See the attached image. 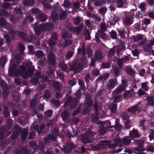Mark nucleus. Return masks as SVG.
<instances>
[{"instance_id":"18","label":"nucleus","mask_w":154,"mask_h":154,"mask_svg":"<svg viewBox=\"0 0 154 154\" xmlns=\"http://www.w3.org/2000/svg\"><path fill=\"white\" fill-rule=\"evenodd\" d=\"M111 128V126L107 125L106 127L104 126L101 127L99 129V134L101 135H104L106 132V129Z\"/></svg>"},{"instance_id":"40","label":"nucleus","mask_w":154,"mask_h":154,"mask_svg":"<svg viewBox=\"0 0 154 154\" xmlns=\"http://www.w3.org/2000/svg\"><path fill=\"white\" fill-rule=\"evenodd\" d=\"M142 38L143 37L141 35L138 34L135 36H134L133 38V40L135 42H138L139 40H141Z\"/></svg>"},{"instance_id":"37","label":"nucleus","mask_w":154,"mask_h":154,"mask_svg":"<svg viewBox=\"0 0 154 154\" xmlns=\"http://www.w3.org/2000/svg\"><path fill=\"white\" fill-rule=\"evenodd\" d=\"M143 49L145 51L149 53L151 52L152 49V48L148 44H147L144 46Z\"/></svg>"},{"instance_id":"15","label":"nucleus","mask_w":154,"mask_h":154,"mask_svg":"<svg viewBox=\"0 0 154 154\" xmlns=\"http://www.w3.org/2000/svg\"><path fill=\"white\" fill-rule=\"evenodd\" d=\"M61 35L62 38L64 40L66 39L67 38H72V34L69 33L67 31H62L61 32Z\"/></svg>"},{"instance_id":"9","label":"nucleus","mask_w":154,"mask_h":154,"mask_svg":"<svg viewBox=\"0 0 154 154\" xmlns=\"http://www.w3.org/2000/svg\"><path fill=\"white\" fill-rule=\"evenodd\" d=\"M126 89V87L121 85L115 89L113 91V93L115 95H117L120 94Z\"/></svg>"},{"instance_id":"61","label":"nucleus","mask_w":154,"mask_h":154,"mask_svg":"<svg viewBox=\"0 0 154 154\" xmlns=\"http://www.w3.org/2000/svg\"><path fill=\"white\" fill-rule=\"evenodd\" d=\"M19 50L21 54L24 53V50L25 49V46L24 45L21 43H20L19 45Z\"/></svg>"},{"instance_id":"53","label":"nucleus","mask_w":154,"mask_h":154,"mask_svg":"<svg viewBox=\"0 0 154 154\" xmlns=\"http://www.w3.org/2000/svg\"><path fill=\"white\" fill-rule=\"evenodd\" d=\"M4 38L8 44L9 45L10 44L11 40L10 36L8 34H5L4 35Z\"/></svg>"},{"instance_id":"32","label":"nucleus","mask_w":154,"mask_h":154,"mask_svg":"<svg viewBox=\"0 0 154 154\" xmlns=\"http://www.w3.org/2000/svg\"><path fill=\"white\" fill-rule=\"evenodd\" d=\"M109 77V74L108 73L105 74L103 75H100L97 78L98 80H106Z\"/></svg>"},{"instance_id":"43","label":"nucleus","mask_w":154,"mask_h":154,"mask_svg":"<svg viewBox=\"0 0 154 154\" xmlns=\"http://www.w3.org/2000/svg\"><path fill=\"white\" fill-rule=\"evenodd\" d=\"M3 114L5 117H8L10 116V113L8 112V108L7 106H4Z\"/></svg>"},{"instance_id":"7","label":"nucleus","mask_w":154,"mask_h":154,"mask_svg":"<svg viewBox=\"0 0 154 154\" xmlns=\"http://www.w3.org/2000/svg\"><path fill=\"white\" fill-rule=\"evenodd\" d=\"M117 84L118 82L116 79H112L109 80L107 86L109 89H112Z\"/></svg>"},{"instance_id":"62","label":"nucleus","mask_w":154,"mask_h":154,"mask_svg":"<svg viewBox=\"0 0 154 154\" xmlns=\"http://www.w3.org/2000/svg\"><path fill=\"white\" fill-rule=\"evenodd\" d=\"M43 97L46 99H49L51 97V94L50 92L48 91H45L43 94Z\"/></svg>"},{"instance_id":"35","label":"nucleus","mask_w":154,"mask_h":154,"mask_svg":"<svg viewBox=\"0 0 154 154\" xmlns=\"http://www.w3.org/2000/svg\"><path fill=\"white\" fill-rule=\"evenodd\" d=\"M132 94L129 91H125L123 94V98L125 99L127 97L130 98L132 96Z\"/></svg>"},{"instance_id":"13","label":"nucleus","mask_w":154,"mask_h":154,"mask_svg":"<svg viewBox=\"0 0 154 154\" xmlns=\"http://www.w3.org/2000/svg\"><path fill=\"white\" fill-rule=\"evenodd\" d=\"M59 66L62 71L67 73H69V69L68 67L66 64L64 63V61L60 62Z\"/></svg>"},{"instance_id":"25","label":"nucleus","mask_w":154,"mask_h":154,"mask_svg":"<svg viewBox=\"0 0 154 154\" xmlns=\"http://www.w3.org/2000/svg\"><path fill=\"white\" fill-rule=\"evenodd\" d=\"M36 39L35 36L32 35L28 37L26 39V41L29 42L34 43L36 42Z\"/></svg>"},{"instance_id":"57","label":"nucleus","mask_w":154,"mask_h":154,"mask_svg":"<svg viewBox=\"0 0 154 154\" xmlns=\"http://www.w3.org/2000/svg\"><path fill=\"white\" fill-rule=\"evenodd\" d=\"M78 83L79 85L80 86L82 89L84 91H85L86 89V88L84 82L82 80L80 79L79 80Z\"/></svg>"},{"instance_id":"17","label":"nucleus","mask_w":154,"mask_h":154,"mask_svg":"<svg viewBox=\"0 0 154 154\" xmlns=\"http://www.w3.org/2000/svg\"><path fill=\"white\" fill-rule=\"evenodd\" d=\"M129 135L130 137L133 139L140 137L138 134V131L134 129H133L132 131L130 132Z\"/></svg>"},{"instance_id":"20","label":"nucleus","mask_w":154,"mask_h":154,"mask_svg":"<svg viewBox=\"0 0 154 154\" xmlns=\"http://www.w3.org/2000/svg\"><path fill=\"white\" fill-rule=\"evenodd\" d=\"M138 109L137 105H134L131 107L128 108L127 110V112L130 114H133L135 113Z\"/></svg>"},{"instance_id":"51","label":"nucleus","mask_w":154,"mask_h":154,"mask_svg":"<svg viewBox=\"0 0 154 154\" xmlns=\"http://www.w3.org/2000/svg\"><path fill=\"white\" fill-rule=\"evenodd\" d=\"M118 31L119 33V35L121 36L122 38H125V30L123 29H118Z\"/></svg>"},{"instance_id":"47","label":"nucleus","mask_w":154,"mask_h":154,"mask_svg":"<svg viewBox=\"0 0 154 154\" xmlns=\"http://www.w3.org/2000/svg\"><path fill=\"white\" fill-rule=\"evenodd\" d=\"M125 43L122 42L121 43L120 45H119V47L117 48V52L118 53L119 51H120L122 50H124L125 49Z\"/></svg>"},{"instance_id":"39","label":"nucleus","mask_w":154,"mask_h":154,"mask_svg":"<svg viewBox=\"0 0 154 154\" xmlns=\"http://www.w3.org/2000/svg\"><path fill=\"white\" fill-rule=\"evenodd\" d=\"M94 4L95 6H101L105 2L104 0H93Z\"/></svg>"},{"instance_id":"58","label":"nucleus","mask_w":154,"mask_h":154,"mask_svg":"<svg viewBox=\"0 0 154 154\" xmlns=\"http://www.w3.org/2000/svg\"><path fill=\"white\" fill-rule=\"evenodd\" d=\"M14 13L16 14L19 15V16H21L22 12L20 8L17 7L14 8Z\"/></svg>"},{"instance_id":"59","label":"nucleus","mask_w":154,"mask_h":154,"mask_svg":"<svg viewBox=\"0 0 154 154\" xmlns=\"http://www.w3.org/2000/svg\"><path fill=\"white\" fill-rule=\"evenodd\" d=\"M114 128L117 131H120L122 129V126L119 123L117 122L116 121L115 122V125L114 127Z\"/></svg>"},{"instance_id":"6","label":"nucleus","mask_w":154,"mask_h":154,"mask_svg":"<svg viewBox=\"0 0 154 154\" xmlns=\"http://www.w3.org/2000/svg\"><path fill=\"white\" fill-rule=\"evenodd\" d=\"M135 143L137 145L138 147L135 148L134 150L138 152H143L145 150V148L143 147V142L142 140H135Z\"/></svg>"},{"instance_id":"26","label":"nucleus","mask_w":154,"mask_h":154,"mask_svg":"<svg viewBox=\"0 0 154 154\" xmlns=\"http://www.w3.org/2000/svg\"><path fill=\"white\" fill-rule=\"evenodd\" d=\"M81 140L84 143H90V140L88 136L86 135H83L82 136Z\"/></svg>"},{"instance_id":"34","label":"nucleus","mask_w":154,"mask_h":154,"mask_svg":"<svg viewBox=\"0 0 154 154\" xmlns=\"http://www.w3.org/2000/svg\"><path fill=\"white\" fill-rule=\"evenodd\" d=\"M61 117L63 120L66 121L69 117V114L66 111L63 112L61 114Z\"/></svg>"},{"instance_id":"27","label":"nucleus","mask_w":154,"mask_h":154,"mask_svg":"<svg viewBox=\"0 0 154 154\" xmlns=\"http://www.w3.org/2000/svg\"><path fill=\"white\" fill-rule=\"evenodd\" d=\"M38 102L37 100L35 99H32L30 102V106L31 109L35 108Z\"/></svg>"},{"instance_id":"29","label":"nucleus","mask_w":154,"mask_h":154,"mask_svg":"<svg viewBox=\"0 0 154 154\" xmlns=\"http://www.w3.org/2000/svg\"><path fill=\"white\" fill-rule=\"evenodd\" d=\"M38 18L42 22H45L47 19V17L45 14L41 13L38 15Z\"/></svg>"},{"instance_id":"8","label":"nucleus","mask_w":154,"mask_h":154,"mask_svg":"<svg viewBox=\"0 0 154 154\" xmlns=\"http://www.w3.org/2000/svg\"><path fill=\"white\" fill-rule=\"evenodd\" d=\"M85 105L89 107H91L93 106V101L92 100L91 96L87 95L86 97Z\"/></svg>"},{"instance_id":"46","label":"nucleus","mask_w":154,"mask_h":154,"mask_svg":"<svg viewBox=\"0 0 154 154\" xmlns=\"http://www.w3.org/2000/svg\"><path fill=\"white\" fill-rule=\"evenodd\" d=\"M125 0H117L116 1V5L118 8L122 7L124 4Z\"/></svg>"},{"instance_id":"60","label":"nucleus","mask_w":154,"mask_h":154,"mask_svg":"<svg viewBox=\"0 0 154 154\" xmlns=\"http://www.w3.org/2000/svg\"><path fill=\"white\" fill-rule=\"evenodd\" d=\"M45 128V125L44 124H42L39 126V128L37 132V134H41L43 130H44Z\"/></svg>"},{"instance_id":"56","label":"nucleus","mask_w":154,"mask_h":154,"mask_svg":"<svg viewBox=\"0 0 154 154\" xmlns=\"http://www.w3.org/2000/svg\"><path fill=\"white\" fill-rule=\"evenodd\" d=\"M35 55L38 57H41L44 56V54L42 51L38 50L35 53Z\"/></svg>"},{"instance_id":"41","label":"nucleus","mask_w":154,"mask_h":154,"mask_svg":"<svg viewBox=\"0 0 154 154\" xmlns=\"http://www.w3.org/2000/svg\"><path fill=\"white\" fill-rule=\"evenodd\" d=\"M51 17L52 20L54 21H56L58 18V15L57 13L53 11L51 13Z\"/></svg>"},{"instance_id":"3","label":"nucleus","mask_w":154,"mask_h":154,"mask_svg":"<svg viewBox=\"0 0 154 154\" xmlns=\"http://www.w3.org/2000/svg\"><path fill=\"white\" fill-rule=\"evenodd\" d=\"M35 24L36 26H35L34 29L37 35L42 32H44L47 30H51L53 27V24L50 23H42L40 26H38V23H36Z\"/></svg>"},{"instance_id":"64","label":"nucleus","mask_w":154,"mask_h":154,"mask_svg":"<svg viewBox=\"0 0 154 154\" xmlns=\"http://www.w3.org/2000/svg\"><path fill=\"white\" fill-rule=\"evenodd\" d=\"M107 11V8L106 7H102L99 9V12L102 14H104Z\"/></svg>"},{"instance_id":"36","label":"nucleus","mask_w":154,"mask_h":154,"mask_svg":"<svg viewBox=\"0 0 154 154\" xmlns=\"http://www.w3.org/2000/svg\"><path fill=\"white\" fill-rule=\"evenodd\" d=\"M9 13L7 11L5 10L1 9L0 10V15L5 17H8L9 16Z\"/></svg>"},{"instance_id":"30","label":"nucleus","mask_w":154,"mask_h":154,"mask_svg":"<svg viewBox=\"0 0 154 154\" xmlns=\"http://www.w3.org/2000/svg\"><path fill=\"white\" fill-rule=\"evenodd\" d=\"M16 32H17V35L22 40H24L25 39L26 34L25 33L17 31H16Z\"/></svg>"},{"instance_id":"4","label":"nucleus","mask_w":154,"mask_h":154,"mask_svg":"<svg viewBox=\"0 0 154 154\" xmlns=\"http://www.w3.org/2000/svg\"><path fill=\"white\" fill-rule=\"evenodd\" d=\"M131 140V139L129 137H125L122 139V140L120 138L116 139L114 145H115L116 146L121 145L122 143L123 144L127 145L130 143Z\"/></svg>"},{"instance_id":"42","label":"nucleus","mask_w":154,"mask_h":154,"mask_svg":"<svg viewBox=\"0 0 154 154\" xmlns=\"http://www.w3.org/2000/svg\"><path fill=\"white\" fill-rule=\"evenodd\" d=\"M117 105L116 103H114L110 109V111L113 113H115L116 112V109L117 108Z\"/></svg>"},{"instance_id":"44","label":"nucleus","mask_w":154,"mask_h":154,"mask_svg":"<svg viewBox=\"0 0 154 154\" xmlns=\"http://www.w3.org/2000/svg\"><path fill=\"white\" fill-rule=\"evenodd\" d=\"M34 4L33 0H24L23 4L25 5H32Z\"/></svg>"},{"instance_id":"49","label":"nucleus","mask_w":154,"mask_h":154,"mask_svg":"<svg viewBox=\"0 0 154 154\" xmlns=\"http://www.w3.org/2000/svg\"><path fill=\"white\" fill-rule=\"evenodd\" d=\"M111 37L113 39H115L117 36L116 32L114 30H112L109 33Z\"/></svg>"},{"instance_id":"63","label":"nucleus","mask_w":154,"mask_h":154,"mask_svg":"<svg viewBox=\"0 0 154 154\" xmlns=\"http://www.w3.org/2000/svg\"><path fill=\"white\" fill-rule=\"evenodd\" d=\"M6 24V21L3 17H0V26H4Z\"/></svg>"},{"instance_id":"14","label":"nucleus","mask_w":154,"mask_h":154,"mask_svg":"<svg viewBox=\"0 0 154 154\" xmlns=\"http://www.w3.org/2000/svg\"><path fill=\"white\" fill-rule=\"evenodd\" d=\"M146 100L148 105L152 106H154V95L147 97Z\"/></svg>"},{"instance_id":"38","label":"nucleus","mask_w":154,"mask_h":154,"mask_svg":"<svg viewBox=\"0 0 154 154\" xmlns=\"http://www.w3.org/2000/svg\"><path fill=\"white\" fill-rule=\"evenodd\" d=\"M74 51H69L66 54V59L69 60L71 58L74 54Z\"/></svg>"},{"instance_id":"52","label":"nucleus","mask_w":154,"mask_h":154,"mask_svg":"<svg viewBox=\"0 0 154 154\" xmlns=\"http://www.w3.org/2000/svg\"><path fill=\"white\" fill-rule=\"evenodd\" d=\"M147 84V82L142 83L141 84L142 88L146 91H147L149 89Z\"/></svg>"},{"instance_id":"54","label":"nucleus","mask_w":154,"mask_h":154,"mask_svg":"<svg viewBox=\"0 0 154 154\" xmlns=\"http://www.w3.org/2000/svg\"><path fill=\"white\" fill-rule=\"evenodd\" d=\"M65 8H69L71 6L70 2L67 0H64V3L62 5Z\"/></svg>"},{"instance_id":"45","label":"nucleus","mask_w":154,"mask_h":154,"mask_svg":"<svg viewBox=\"0 0 154 154\" xmlns=\"http://www.w3.org/2000/svg\"><path fill=\"white\" fill-rule=\"evenodd\" d=\"M148 137L150 141L154 139V130L153 129L150 130Z\"/></svg>"},{"instance_id":"55","label":"nucleus","mask_w":154,"mask_h":154,"mask_svg":"<svg viewBox=\"0 0 154 154\" xmlns=\"http://www.w3.org/2000/svg\"><path fill=\"white\" fill-rule=\"evenodd\" d=\"M47 137L48 139L51 141H55L56 140V137L54 136V134H48L47 136Z\"/></svg>"},{"instance_id":"50","label":"nucleus","mask_w":154,"mask_h":154,"mask_svg":"<svg viewBox=\"0 0 154 154\" xmlns=\"http://www.w3.org/2000/svg\"><path fill=\"white\" fill-rule=\"evenodd\" d=\"M125 128L126 129H128L130 128V122L129 119H126L124 121Z\"/></svg>"},{"instance_id":"22","label":"nucleus","mask_w":154,"mask_h":154,"mask_svg":"<svg viewBox=\"0 0 154 154\" xmlns=\"http://www.w3.org/2000/svg\"><path fill=\"white\" fill-rule=\"evenodd\" d=\"M12 126V123L10 121H8L7 122L6 125L3 126L2 127V130L5 131H8L10 130Z\"/></svg>"},{"instance_id":"33","label":"nucleus","mask_w":154,"mask_h":154,"mask_svg":"<svg viewBox=\"0 0 154 154\" xmlns=\"http://www.w3.org/2000/svg\"><path fill=\"white\" fill-rule=\"evenodd\" d=\"M90 33L89 31L87 29L85 30L84 33V35L85 38L86 40H90L91 39V37L90 35Z\"/></svg>"},{"instance_id":"16","label":"nucleus","mask_w":154,"mask_h":154,"mask_svg":"<svg viewBox=\"0 0 154 154\" xmlns=\"http://www.w3.org/2000/svg\"><path fill=\"white\" fill-rule=\"evenodd\" d=\"M52 86L54 87L55 89L57 91H59L61 89L60 83L54 80L52 82Z\"/></svg>"},{"instance_id":"21","label":"nucleus","mask_w":154,"mask_h":154,"mask_svg":"<svg viewBox=\"0 0 154 154\" xmlns=\"http://www.w3.org/2000/svg\"><path fill=\"white\" fill-rule=\"evenodd\" d=\"M68 29L69 31L72 32L79 33L81 31L82 28L79 26L74 27L72 26H71L68 27Z\"/></svg>"},{"instance_id":"11","label":"nucleus","mask_w":154,"mask_h":154,"mask_svg":"<svg viewBox=\"0 0 154 154\" xmlns=\"http://www.w3.org/2000/svg\"><path fill=\"white\" fill-rule=\"evenodd\" d=\"M48 63L51 65L54 66L56 60L53 54L50 53L48 57Z\"/></svg>"},{"instance_id":"48","label":"nucleus","mask_w":154,"mask_h":154,"mask_svg":"<svg viewBox=\"0 0 154 154\" xmlns=\"http://www.w3.org/2000/svg\"><path fill=\"white\" fill-rule=\"evenodd\" d=\"M139 8L140 9L142 12L144 14L146 10V5L145 3L144 2L141 3L139 5Z\"/></svg>"},{"instance_id":"10","label":"nucleus","mask_w":154,"mask_h":154,"mask_svg":"<svg viewBox=\"0 0 154 154\" xmlns=\"http://www.w3.org/2000/svg\"><path fill=\"white\" fill-rule=\"evenodd\" d=\"M58 38V35L56 32H54L52 34L51 37V39L49 42V45L50 46H53L55 45V41L57 40Z\"/></svg>"},{"instance_id":"19","label":"nucleus","mask_w":154,"mask_h":154,"mask_svg":"<svg viewBox=\"0 0 154 154\" xmlns=\"http://www.w3.org/2000/svg\"><path fill=\"white\" fill-rule=\"evenodd\" d=\"M28 135V131L26 129H24L21 132V139L22 141L26 140Z\"/></svg>"},{"instance_id":"31","label":"nucleus","mask_w":154,"mask_h":154,"mask_svg":"<svg viewBox=\"0 0 154 154\" xmlns=\"http://www.w3.org/2000/svg\"><path fill=\"white\" fill-rule=\"evenodd\" d=\"M0 85L2 88L4 90L8 89L7 82L4 80H1Z\"/></svg>"},{"instance_id":"23","label":"nucleus","mask_w":154,"mask_h":154,"mask_svg":"<svg viewBox=\"0 0 154 154\" xmlns=\"http://www.w3.org/2000/svg\"><path fill=\"white\" fill-rule=\"evenodd\" d=\"M12 97L14 100L18 102L20 100V97L18 93L15 91H13L12 93Z\"/></svg>"},{"instance_id":"28","label":"nucleus","mask_w":154,"mask_h":154,"mask_svg":"<svg viewBox=\"0 0 154 154\" xmlns=\"http://www.w3.org/2000/svg\"><path fill=\"white\" fill-rule=\"evenodd\" d=\"M119 18L118 16L114 15L111 21L109 22L110 25H114L117 22L119 21Z\"/></svg>"},{"instance_id":"2","label":"nucleus","mask_w":154,"mask_h":154,"mask_svg":"<svg viewBox=\"0 0 154 154\" xmlns=\"http://www.w3.org/2000/svg\"><path fill=\"white\" fill-rule=\"evenodd\" d=\"M87 63V60L85 57H82L78 60L75 61L69 66L71 71H73L74 73L80 72L82 70L84 66Z\"/></svg>"},{"instance_id":"5","label":"nucleus","mask_w":154,"mask_h":154,"mask_svg":"<svg viewBox=\"0 0 154 154\" xmlns=\"http://www.w3.org/2000/svg\"><path fill=\"white\" fill-rule=\"evenodd\" d=\"M133 17L132 15L126 16L125 15V17L123 18L122 22L126 26H130L133 23L132 19Z\"/></svg>"},{"instance_id":"12","label":"nucleus","mask_w":154,"mask_h":154,"mask_svg":"<svg viewBox=\"0 0 154 154\" xmlns=\"http://www.w3.org/2000/svg\"><path fill=\"white\" fill-rule=\"evenodd\" d=\"M95 57L97 61H99L103 58V54L101 50H97L95 53Z\"/></svg>"},{"instance_id":"1","label":"nucleus","mask_w":154,"mask_h":154,"mask_svg":"<svg viewBox=\"0 0 154 154\" xmlns=\"http://www.w3.org/2000/svg\"><path fill=\"white\" fill-rule=\"evenodd\" d=\"M29 66L28 64L24 62L16 70V64L13 63L9 67V75L10 76L14 77H18L19 75H20L24 79L28 77H31L34 74V67L32 66L29 67Z\"/></svg>"},{"instance_id":"24","label":"nucleus","mask_w":154,"mask_h":154,"mask_svg":"<svg viewBox=\"0 0 154 154\" xmlns=\"http://www.w3.org/2000/svg\"><path fill=\"white\" fill-rule=\"evenodd\" d=\"M125 70L126 72L128 75L130 76H133L134 75V71L131 68L127 66L125 68Z\"/></svg>"}]
</instances>
